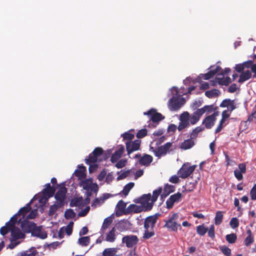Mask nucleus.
Listing matches in <instances>:
<instances>
[{"label": "nucleus", "instance_id": "1", "mask_svg": "<svg viewBox=\"0 0 256 256\" xmlns=\"http://www.w3.org/2000/svg\"><path fill=\"white\" fill-rule=\"evenodd\" d=\"M160 214L158 213L146 217L144 221V232L142 238L148 240L154 236L155 234L154 228Z\"/></svg>", "mask_w": 256, "mask_h": 256}, {"label": "nucleus", "instance_id": "2", "mask_svg": "<svg viewBox=\"0 0 256 256\" xmlns=\"http://www.w3.org/2000/svg\"><path fill=\"white\" fill-rule=\"evenodd\" d=\"M136 203H140V206L142 209V212H148L154 206V202L151 200V194H144L140 198L135 199L134 200Z\"/></svg>", "mask_w": 256, "mask_h": 256}, {"label": "nucleus", "instance_id": "3", "mask_svg": "<svg viewBox=\"0 0 256 256\" xmlns=\"http://www.w3.org/2000/svg\"><path fill=\"white\" fill-rule=\"evenodd\" d=\"M222 108H227V110L222 112V120H226L230 115L231 112L236 108L234 100H231L230 98L224 100L220 105Z\"/></svg>", "mask_w": 256, "mask_h": 256}, {"label": "nucleus", "instance_id": "4", "mask_svg": "<svg viewBox=\"0 0 256 256\" xmlns=\"http://www.w3.org/2000/svg\"><path fill=\"white\" fill-rule=\"evenodd\" d=\"M178 218V214H172L168 220H164L165 224L164 227L166 228L168 230L176 232L178 228L180 229L182 228L180 224L176 222Z\"/></svg>", "mask_w": 256, "mask_h": 256}, {"label": "nucleus", "instance_id": "5", "mask_svg": "<svg viewBox=\"0 0 256 256\" xmlns=\"http://www.w3.org/2000/svg\"><path fill=\"white\" fill-rule=\"evenodd\" d=\"M196 165L190 166L189 163H184L178 172L179 177L186 178L189 176L194 170Z\"/></svg>", "mask_w": 256, "mask_h": 256}, {"label": "nucleus", "instance_id": "6", "mask_svg": "<svg viewBox=\"0 0 256 256\" xmlns=\"http://www.w3.org/2000/svg\"><path fill=\"white\" fill-rule=\"evenodd\" d=\"M184 103V98H179L178 96H174L169 100V108L172 111L178 110Z\"/></svg>", "mask_w": 256, "mask_h": 256}, {"label": "nucleus", "instance_id": "7", "mask_svg": "<svg viewBox=\"0 0 256 256\" xmlns=\"http://www.w3.org/2000/svg\"><path fill=\"white\" fill-rule=\"evenodd\" d=\"M104 150L102 148L97 147L94 149L93 152L90 153L88 158L85 159L86 164H94L98 160V158L102 155Z\"/></svg>", "mask_w": 256, "mask_h": 256}, {"label": "nucleus", "instance_id": "8", "mask_svg": "<svg viewBox=\"0 0 256 256\" xmlns=\"http://www.w3.org/2000/svg\"><path fill=\"white\" fill-rule=\"evenodd\" d=\"M66 192L67 188L63 186L60 188L54 195V198L56 200V202L59 204L60 206H64V205Z\"/></svg>", "mask_w": 256, "mask_h": 256}, {"label": "nucleus", "instance_id": "9", "mask_svg": "<svg viewBox=\"0 0 256 256\" xmlns=\"http://www.w3.org/2000/svg\"><path fill=\"white\" fill-rule=\"evenodd\" d=\"M172 146V143L168 142L164 146L158 147L157 148L154 149L152 147H150V149H152V152L156 156L160 158L161 156L166 154L170 148Z\"/></svg>", "mask_w": 256, "mask_h": 256}, {"label": "nucleus", "instance_id": "10", "mask_svg": "<svg viewBox=\"0 0 256 256\" xmlns=\"http://www.w3.org/2000/svg\"><path fill=\"white\" fill-rule=\"evenodd\" d=\"M144 114L150 116V120L157 124L164 118V116L160 113L158 112L154 108H151L147 112H144Z\"/></svg>", "mask_w": 256, "mask_h": 256}, {"label": "nucleus", "instance_id": "11", "mask_svg": "<svg viewBox=\"0 0 256 256\" xmlns=\"http://www.w3.org/2000/svg\"><path fill=\"white\" fill-rule=\"evenodd\" d=\"M139 241L138 237L136 235L125 236L122 238V243L125 244L126 247L132 248L136 246Z\"/></svg>", "mask_w": 256, "mask_h": 256}, {"label": "nucleus", "instance_id": "12", "mask_svg": "<svg viewBox=\"0 0 256 256\" xmlns=\"http://www.w3.org/2000/svg\"><path fill=\"white\" fill-rule=\"evenodd\" d=\"M18 224H20V227L22 230L26 233L32 232L36 224L33 222H30L27 220L20 218L18 220Z\"/></svg>", "mask_w": 256, "mask_h": 256}, {"label": "nucleus", "instance_id": "13", "mask_svg": "<svg viewBox=\"0 0 256 256\" xmlns=\"http://www.w3.org/2000/svg\"><path fill=\"white\" fill-rule=\"evenodd\" d=\"M141 141L136 140L134 141H127L126 142V150L128 154H130L134 151L138 150L140 148Z\"/></svg>", "mask_w": 256, "mask_h": 256}, {"label": "nucleus", "instance_id": "14", "mask_svg": "<svg viewBox=\"0 0 256 256\" xmlns=\"http://www.w3.org/2000/svg\"><path fill=\"white\" fill-rule=\"evenodd\" d=\"M182 194L181 193L178 192L170 196L166 202V208L168 209L172 208L174 202H178L182 200Z\"/></svg>", "mask_w": 256, "mask_h": 256}, {"label": "nucleus", "instance_id": "15", "mask_svg": "<svg viewBox=\"0 0 256 256\" xmlns=\"http://www.w3.org/2000/svg\"><path fill=\"white\" fill-rule=\"evenodd\" d=\"M31 234L32 236L38 237L40 239H45L48 236L46 232L43 230L41 226H38L36 225L34 228Z\"/></svg>", "mask_w": 256, "mask_h": 256}, {"label": "nucleus", "instance_id": "16", "mask_svg": "<svg viewBox=\"0 0 256 256\" xmlns=\"http://www.w3.org/2000/svg\"><path fill=\"white\" fill-rule=\"evenodd\" d=\"M11 238H10L12 242L24 238L25 234L17 227L12 228L11 230Z\"/></svg>", "mask_w": 256, "mask_h": 256}, {"label": "nucleus", "instance_id": "17", "mask_svg": "<svg viewBox=\"0 0 256 256\" xmlns=\"http://www.w3.org/2000/svg\"><path fill=\"white\" fill-rule=\"evenodd\" d=\"M224 73L221 72L218 74L216 78V80L218 82V84L220 86H228L232 82L231 79L230 77L227 76L226 78L223 76Z\"/></svg>", "mask_w": 256, "mask_h": 256}, {"label": "nucleus", "instance_id": "18", "mask_svg": "<svg viewBox=\"0 0 256 256\" xmlns=\"http://www.w3.org/2000/svg\"><path fill=\"white\" fill-rule=\"evenodd\" d=\"M106 235L104 240L108 242H114L116 238V230L114 227H113L108 232H106L104 234Z\"/></svg>", "mask_w": 256, "mask_h": 256}, {"label": "nucleus", "instance_id": "19", "mask_svg": "<svg viewBox=\"0 0 256 256\" xmlns=\"http://www.w3.org/2000/svg\"><path fill=\"white\" fill-rule=\"evenodd\" d=\"M55 192V188L53 186H51L50 183L46 184V188L43 189L42 193L43 196L48 198L54 196Z\"/></svg>", "mask_w": 256, "mask_h": 256}, {"label": "nucleus", "instance_id": "20", "mask_svg": "<svg viewBox=\"0 0 256 256\" xmlns=\"http://www.w3.org/2000/svg\"><path fill=\"white\" fill-rule=\"evenodd\" d=\"M36 197L35 196L34 198L26 204V206L20 208L18 212H17V214H18L19 216H22V220L24 218V216L26 214H27L30 210L31 207L30 204L32 202L33 200Z\"/></svg>", "mask_w": 256, "mask_h": 256}, {"label": "nucleus", "instance_id": "21", "mask_svg": "<svg viewBox=\"0 0 256 256\" xmlns=\"http://www.w3.org/2000/svg\"><path fill=\"white\" fill-rule=\"evenodd\" d=\"M126 204L122 200H120L116 205L117 210L116 212V216H118L122 214L126 215Z\"/></svg>", "mask_w": 256, "mask_h": 256}, {"label": "nucleus", "instance_id": "22", "mask_svg": "<svg viewBox=\"0 0 256 256\" xmlns=\"http://www.w3.org/2000/svg\"><path fill=\"white\" fill-rule=\"evenodd\" d=\"M124 150V148L123 146H121L118 150H116L111 156L110 161L114 163L116 162L118 160L121 158Z\"/></svg>", "mask_w": 256, "mask_h": 256}, {"label": "nucleus", "instance_id": "23", "mask_svg": "<svg viewBox=\"0 0 256 256\" xmlns=\"http://www.w3.org/2000/svg\"><path fill=\"white\" fill-rule=\"evenodd\" d=\"M142 212V209L140 206L136 204H130L126 208V215L130 214L132 212L134 213H139Z\"/></svg>", "mask_w": 256, "mask_h": 256}, {"label": "nucleus", "instance_id": "24", "mask_svg": "<svg viewBox=\"0 0 256 256\" xmlns=\"http://www.w3.org/2000/svg\"><path fill=\"white\" fill-rule=\"evenodd\" d=\"M220 70L221 68L220 66H217L214 70H210L205 74H201L200 78L205 80H208L212 78Z\"/></svg>", "mask_w": 256, "mask_h": 256}, {"label": "nucleus", "instance_id": "25", "mask_svg": "<svg viewBox=\"0 0 256 256\" xmlns=\"http://www.w3.org/2000/svg\"><path fill=\"white\" fill-rule=\"evenodd\" d=\"M175 190V187L174 186L166 184L164 186V191L162 192L161 198H164L168 196L170 193Z\"/></svg>", "mask_w": 256, "mask_h": 256}, {"label": "nucleus", "instance_id": "26", "mask_svg": "<svg viewBox=\"0 0 256 256\" xmlns=\"http://www.w3.org/2000/svg\"><path fill=\"white\" fill-rule=\"evenodd\" d=\"M152 156L149 154H144L139 160L140 164L142 166H148L152 162Z\"/></svg>", "mask_w": 256, "mask_h": 256}, {"label": "nucleus", "instance_id": "27", "mask_svg": "<svg viewBox=\"0 0 256 256\" xmlns=\"http://www.w3.org/2000/svg\"><path fill=\"white\" fill-rule=\"evenodd\" d=\"M215 122V119L208 116L203 120L202 124L204 125V128L210 129L214 126Z\"/></svg>", "mask_w": 256, "mask_h": 256}, {"label": "nucleus", "instance_id": "28", "mask_svg": "<svg viewBox=\"0 0 256 256\" xmlns=\"http://www.w3.org/2000/svg\"><path fill=\"white\" fill-rule=\"evenodd\" d=\"M194 140L192 138H190L188 140H184V142L180 144V148L182 149L186 150L190 149L192 146H194Z\"/></svg>", "mask_w": 256, "mask_h": 256}, {"label": "nucleus", "instance_id": "29", "mask_svg": "<svg viewBox=\"0 0 256 256\" xmlns=\"http://www.w3.org/2000/svg\"><path fill=\"white\" fill-rule=\"evenodd\" d=\"M86 168L81 166H79V170H76L74 172V175L79 180L85 178L86 176Z\"/></svg>", "mask_w": 256, "mask_h": 256}, {"label": "nucleus", "instance_id": "30", "mask_svg": "<svg viewBox=\"0 0 256 256\" xmlns=\"http://www.w3.org/2000/svg\"><path fill=\"white\" fill-rule=\"evenodd\" d=\"M112 222V219L110 216L108 217L104 220L102 225L100 228V233L102 235L104 234L105 231L110 226Z\"/></svg>", "mask_w": 256, "mask_h": 256}, {"label": "nucleus", "instance_id": "31", "mask_svg": "<svg viewBox=\"0 0 256 256\" xmlns=\"http://www.w3.org/2000/svg\"><path fill=\"white\" fill-rule=\"evenodd\" d=\"M70 206H84V200L82 196L74 198L70 202Z\"/></svg>", "mask_w": 256, "mask_h": 256}, {"label": "nucleus", "instance_id": "32", "mask_svg": "<svg viewBox=\"0 0 256 256\" xmlns=\"http://www.w3.org/2000/svg\"><path fill=\"white\" fill-rule=\"evenodd\" d=\"M252 76V74L250 70H247L245 72H243L240 76L238 82L240 83H242L244 82L249 80Z\"/></svg>", "mask_w": 256, "mask_h": 256}, {"label": "nucleus", "instance_id": "33", "mask_svg": "<svg viewBox=\"0 0 256 256\" xmlns=\"http://www.w3.org/2000/svg\"><path fill=\"white\" fill-rule=\"evenodd\" d=\"M204 130V127L199 126L194 128L190 134V138L194 140H196L198 135V134Z\"/></svg>", "mask_w": 256, "mask_h": 256}, {"label": "nucleus", "instance_id": "34", "mask_svg": "<svg viewBox=\"0 0 256 256\" xmlns=\"http://www.w3.org/2000/svg\"><path fill=\"white\" fill-rule=\"evenodd\" d=\"M134 186V182H129L124 186L122 190L120 192V194H122L126 197L128 195L130 191Z\"/></svg>", "mask_w": 256, "mask_h": 256}, {"label": "nucleus", "instance_id": "35", "mask_svg": "<svg viewBox=\"0 0 256 256\" xmlns=\"http://www.w3.org/2000/svg\"><path fill=\"white\" fill-rule=\"evenodd\" d=\"M117 248H106L102 252L104 256H114L117 252Z\"/></svg>", "mask_w": 256, "mask_h": 256}, {"label": "nucleus", "instance_id": "36", "mask_svg": "<svg viewBox=\"0 0 256 256\" xmlns=\"http://www.w3.org/2000/svg\"><path fill=\"white\" fill-rule=\"evenodd\" d=\"M220 94V91L216 89H213L210 90H208L205 92L206 96L210 98L218 96Z\"/></svg>", "mask_w": 256, "mask_h": 256}, {"label": "nucleus", "instance_id": "37", "mask_svg": "<svg viewBox=\"0 0 256 256\" xmlns=\"http://www.w3.org/2000/svg\"><path fill=\"white\" fill-rule=\"evenodd\" d=\"M196 232L200 236H204L208 230V228H206L204 224L199 225L196 227Z\"/></svg>", "mask_w": 256, "mask_h": 256}, {"label": "nucleus", "instance_id": "38", "mask_svg": "<svg viewBox=\"0 0 256 256\" xmlns=\"http://www.w3.org/2000/svg\"><path fill=\"white\" fill-rule=\"evenodd\" d=\"M223 219V212L222 211H218L216 214L214 218V224L216 225H220Z\"/></svg>", "mask_w": 256, "mask_h": 256}, {"label": "nucleus", "instance_id": "39", "mask_svg": "<svg viewBox=\"0 0 256 256\" xmlns=\"http://www.w3.org/2000/svg\"><path fill=\"white\" fill-rule=\"evenodd\" d=\"M78 244L82 246H88L90 243V236H83L78 238Z\"/></svg>", "mask_w": 256, "mask_h": 256}, {"label": "nucleus", "instance_id": "40", "mask_svg": "<svg viewBox=\"0 0 256 256\" xmlns=\"http://www.w3.org/2000/svg\"><path fill=\"white\" fill-rule=\"evenodd\" d=\"M63 206H60L59 204L57 202H55L54 204L50 206L49 212H48V215L50 216H53L55 212H56L58 208H60L62 207Z\"/></svg>", "mask_w": 256, "mask_h": 256}, {"label": "nucleus", "instance_id": "41", "mask_svg": "<svg viewBox=\"0 0 256 256\" xmlns=\"http://www.w3.org/2000/svg\"><path fill=\"white\" fill-rule=\"evenodd\" d=\"M92 184V180L90 179H86L81 182V186L85 190H88L90 188Z\"/></svg>", "mask_w": 256, "mask_h": 256}, {"label": "nucleus", "instance_id": "42", "mask_svg": "<svg viewBox=\"0 0 256 256\" xmlns=\"http://www.w3.org/2000/svg\"><path fill=\"white\" fill-rule=\"evenodd\" d=\"M162 192V188H159L158 189L153 191V194L151 196V200L154 202L157 200V199L160 195L161 196Z\"/></svg>", "mask_w": 256, "mask_h": 256}, {"label": "nucleus", "instance_id": "43", "mask_svg": "<svg viewBox=\"0 0 256 256\" xmlns=\"http://www.w3.org/2000/svg\"><path fill=\"white\" fill-rule=\"evenodd\" d=\"M19 216L18 214H15L13 216H12L10 221L7 222L6 223V225L12 226V228L16 227L15 226V224H16V222H18V216Z\"/></svg>", "mask_w": 256, "mask_h": 256}, {"label": "nucleus", "instance_id": "44", "mask_svg": "<svg viewBox=\"0 0 256 256\" xmlns=\"http://www.w3.org/2000/svg\"><path fill=\"white\" fill-rule=\"evenodd\" d=\"M226 240L230 244H234L237 239V236L236 234L232 233L227 234L226 236Z\"/></svg>", "mask_w": 256, "mask_h": 256}, {"label": "nucleus", "instance_id": "45", "mask_svg": "<svg viewBox=\"0 0 256 256\" xmlns=\"http://www.w3.org/2000/svg\"><path fill=\"white\" fill-rule=\"evenodd\" d=\"M196 184V182H186L184 190L188 192H192L195 188Z\"/></svg>", "mask_w": 256, "mask_h": 256}, {"label": "nucleus", "instance_id": "46", "mask_svg": "<svg viewBox=\"0 0 256 256\" xmlns=\"http://www.w3.org/2000/svg\"><path fill=\"white\" fill-rule=\"evenodd\" d=\"M220 250L226 256H230L231 250L226 246H219Z\"/></svg>", "mask_w": 256, "mask_h": 256}, {"label": "nucleus", "instance_id": "47", "mask_svg": "<svg viewBox=\"0 0 256 256\" xmlns=\"http://www.w3.org/2000/svg\"><path fill=\"white\" fill-rule=\"evenodd\" d=\"M76 216V213L72 209H68L66 210L64 216L66 219L73 218Z\"/></svg>", "mask_w": 256, "mask_h": 256}, {"label": "nucleus", "instance_id": "48", "mask_svg": "<svg viewBox=\"0 0 256 256\" xmlns=\"http://www.w3.org/2000/svg\"><path fill=\"white\" fill-rule=\"evenodd\" d=\"M12 227L9 225L7 226L6 224L5 226H2L0 229V234L4 236L7 234L9 232H11Z\"/></svg>", "mask_w": 256, "mask_h": 256}, {"label": "nucleus", "instance_id": "49", "mask_svg": "<svg viewBox=\"0 0 256 256\" xmlns=\"http://www.w3.org/2000/svg\"><path fill=\"white\" fill-rule=\"evenodd\" d=\"M200 119V118L194 112L190 116V122L192 125L195 124Z\"/></svg>", "mask_w": 256, "mask_h": 256}, {"label": "nucleus", "instance_id": "50", "mask_svg": "<svg viewBox=\"0 0 256 256\" xmlns=\"http://www.w3.org/2000/svg\"><path fill=\"white\" fill-rule=\"evenodd\" d=\"M122 136L124 140L132 141V140L134 138V134H131L129 132H126L122 134Z\"/></svg>", "mask_w": 256, "mask_h": 256}, {"label": "nucleus", "instance_id": "51", "mask_svg": "<svg viewBox=\"0 0 256 256\" xmlns=\"http://www.w3.org/2000/svg\"><path fill=\"white\" fill-rule=\"evenodd\" d=\"M230 224L232 228H236L239 226V221L236 218H232L230 222Z\"/></svg>", "mask_w": 256, "mask_h": 256}, {"label": "nucleus", "instance_id": "52", "mask_svg": "<svg viewBox=\"0 0 256 256\" xmlns=\"http://www.w3.org/2000/svg\"><path fill=\"white\" fill-rule=\"evenodd\" d=\"M148 131L146 129H142L138 131L136 136L138 138H142L147 135Z\"/></svg>", "mask_w": 256, "mask_h": 256}, {"label": "nucleus", "instance_id": "53", "mask_svg": "<svg viewBox=\"0 0 256 256\" xmlns=\"http://www.w3.org/2000/svg\"><path fill=\"white\" fill-rule=\"evenodd\" d=\"M180 121L190 122V114L187 112H183L180 116Z\"/></svg>", "mask_w": 256, "mask_h": 256}, {"label": "nucleus", "instance_id": "54", "mask_svg": "<svg viewBox=\"0 0 256 256\" xmlns=\"http://www.w3.org/2000/svg\"><path fill=\"white\" fill-rule=\"evenodd\" d=\"M26 256H36L38 254V251L34 248H31L25 251Z\"/></svg>", "mask_w": 256, "mask_h": 256}, {"label": "nucleus", "instance_id": "55", "mask_svg": "<svg viewBox=\"0 0 256 256\" xmlns=\"http://www.w3.org/2000/svg\"><path fill=\"white\" fill-rule=\"evenodd\" d=\"M208 236L212 238H214L215 237V232H214V226L212 224L209 229L208 230Z\"/></svg>", "mask_w": 256, "mask_h": 256}, {"label": "nucleus", "instance_id": "56", "mask_svg": "<svg viewBox=\"0 0 256 256\" xmlns=\"http://www.w3.org/2000/svg\"><path fill=\"white\" fill-rule=\"evenodd\" d=\"M190 122L180 121L178 127V130L180 132L189 125Z\"/></svg>", "mask_w": 256, "mask_h": 256}, {"label": "nucleus", "instance_id": "57", "mask_svg": "<svg viewBox=\"0 0 256 256\" xmlns=\"http://www.w3.org/2000/svg\"><path fill=\"white\" fill-rule=\"evenodd\" d=\"M252 200H256V184H254L250 191Z\"/></svg>", "mask_w": 256, "mask_h": 256}, {"label": "nucleus", "instance_id": "58", "mask_svg": "<svg viewBox=\"0 0 256 256\" xmlns=\"http://www.w3.org/2000/svg\"><path fill=\"white\" fill-rule=\"evenodd\" d=\"M64 242V240H62V242H54L48 245V247L50 248H52V249H56L58 246H59L62 242Z\"/></svg>", "mask_w": 256, "mask_h": 256}, {"label": "nucleus", "instance_id": "59", "mask_svg": "<svg viewBox=\"0 0 256 256\" xmlns=\"http://www.w3.org/2000/svg\"><path fill=\"white\" fill-rule=\"evenodd\" d=\"M254 242V238L252 236H248L244 240V244L246 246H249Z\"/></svg>", "mask_w": 256, "mask_h": 256}, {"label": "nucleus", "instance_id": "60", "mask_svg": "<svg viewBox=\"0 0 256 256\" xmlns=\"http://www.w3.org/2000/svg\"><path fill=\"white\" fill-rule=\"evenodd\" d=\"M130 172V171L129 170L122 172L117 178V180H119L125 178L128 176Z\"/></svg>", "mask_w": 256, "mask_h": 256}, {"label": "nucleus", "instance_id": "61", "mask_svg": "<svg viewBox=\"0 0 256 256\" xmlns=\"http://www.w3.org/2000/svg\"><path fill=\"white\" fill-rule=\"evenodd\" d=\"M126 160H120L116 162V166L118 168H122L126 166Z\"/></svg>", "mask_w": 256, "mask_h": 256}, {"label": "nucleus", "instance_id": "62", "mask_svg": "<svg viewBox=\"0 0 256 256\" xmlns=\"http://www.w3.org/2000/svg\"><path fill=\"white\" fill-rule=\"evenodd\" d=\"M117 228L120 232H124L126 230V228L125 226V222H118V224Z\"/></svg>", "mask_w": 256, "mask_h": 256}, {"label": "nucleus", "instance_id": "63", "mask_svg": "<svg viewBox=\"0 0 256 256\" xmlns=\"http://www.w3.org/2000/svg\"><path fill=\"white\" fill-rule=\"evenodd\" d=\"M234 172V175L235 176V177L238 180H242V178H243V176L242 174V173L240 172L239 170H235Z\"/></svg>", "mask_w": 256, "mask_h": 256}, {"label": "nucleus", "instance_id": "64", "mask_svg": "<svg viewBox=\"0 0 256 256\" xmlns=\"http://www.w3.org/2000/svg\"><path fill=\"white\" fill-rule=\"evenodd\" d=\"M225 121L226 120H222V119L220 120L219 122L218 126V127L216 128L215 130L216 134L218 133L219 132H220L221 131V130H222V128H223V124L224 123Z\"/></svg>", "mask_w": 256, "mask_h": 256}]
</instances>
